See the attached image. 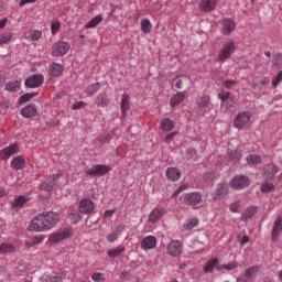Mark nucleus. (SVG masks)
<instances>
[{"mask_svg":"<svg viewBox=\"0 0 282 282\" xmlns=\"http://www.w3.org/2000/svg\"><path fill=\"white\" fill-rule=\"evenodd\" d=\"M61 221L58 213L45 212L35 216L29 224L28 230L31 232H45L52 230Z\"/></svg>","mask_w":282,"mask_h":282,"instance_id":"1","label":"nucleus"},{"mask_svg":"<svg viewBox=\"0 0 282 282\" xmlns=\"http://www.w3.org/2000/svg\"><path fill=\"white\" fill-rule=\"evenodd\" d=\"M235 52H237V44H235V41L230 40L226 42L225 44H223L218 53V56H217L218 63H226L227 59L230 58L232 54H235Z\"/></svg>","mask_w":282,"mask_h":282,"instance_id":"2","label":"nucleus"},{"mask_svg":"<svg viewBox=\"0 0 282 282\" xmlns=\"http://www.w3.org/2000/svg\"><path fill=\"white\" fill-rule=\"evenodd\" d=\"M72 235H74V230H72V228L58 229L50 235L48 243L51 246H56L57 243H61V241H65V239H69Z\"/></svg>","mask_w":282,"mask_h":282,"instance_id":"3","label":"nucleus"},{"mask_svg":"<svg viewBox=\"0 0 282 282\" xmlns=\"http://www.w3.org/2000/svg\"><path fill=\"white\" fill-rule=\"evenodd\" d=\"M111 166L109 165H102V164H96L93 165L91 169L85 170L86 175H90L93 177H102L110 173Z\"/></svg>","mask_w":282,"mask_h":282,"instance_id":"4","label":"nucleus"},{"mask_svg":"<svg viewBox=\"0 0 282 282\" xmlns=\"http://www.w3.org/2000/svg\"><path fill=\"white\" fill-rule=\"evenodd\" d=\"M229 186L235 191H242V188H248V186H250V178L246 175H236L229 182Z\"/></svg>","mask_w":282,"mask_h":282,"instance_id":"5","label":"nucleus"},{"mask_svg":"<svg viewBox=\"0 0 282 282\" xmlns=\"http://www.w3.org/2000/svg\"><path fill=\"white\" fill-rule=\"evenodd\" d=\"M250 111H241L234 119L235 129H243L251 120Z\"/></svg>","mask_w":282,"mask_h":282,"instance_id":"6","label":"nucleus"},{"mask_svg":"<svg viewBox=\"0 0 282 282\" xmlns=\"http://www.w3.org/2000/svg\"><path fill=\"white\" fill-rule=\"evenodd\" d=\"M72 45L69 43L59 41L52 46L51 54L52 56H65L69 52Z\"/></svg>","mask_w":282,"mask_h":282,"instance_id":"7","label":"nucleus"},{"mask_svg":"<svg viewBox=\"0 0 282 282\" xmlns=\"http://www.w3.org/2000/svg\"><path fill=\"white\" fill-rule=\"evenodd\" d=\"M43 83H45V77L41 74H35L26 78L24 85L29 89H36L37 87H41Z\"/></svg>","mask_w":282,"mask_h":282,"instance_id":"8","label":"nucleus"},{"mask_svg":"<svg viewBox=\"0 0 282 282\" xmlns=\"http://www.w3.org/2000/svg\"><path fill=\"white\" fill-rule=\"evenodd\" d=\"M236 29H237V23L235 22V20H232V19H224L221 21V30H220V32L225 36H230V34L234 33Z\"/></svg>","mask_w":282,"mask_h":282,"instance_id":"9","label":"nucleus"},{"mask_svg":"<svg viewBox=\"0 0 282 282\" xmlns=\"http://www.w3.org/2000/svg\"><path fill=\"white\" fill-rule=\"evenodd\" d=\"M17 153H19V144L12 143L0 151V158L1 160H10V158L17 155Z\"/></svg>","mask_w":282,"mask_h":282,"instance_id":"10","label":"nucleus"},{"mask_svg":"<svg viewBox=\"0 0 282 282\" xmlns=\"http://www.w3.org/2000/svg\"><path fill=\"white\" fill-rule=\"evenodd\" d=\"M182 249L183 245L178 240H172L166 247L167 254L171 257H180V254H182Z\"/></svg>","mask_w":282,"mask_h":282,"instance_id":"11","label":"nucleus"},{"mask_svg":"<svg viewBox=\"0 0 282 282\" xmlns=\"http://www.w3.org/2000/svg\"><path fill=\"white\" fill-rule=\"evenodd\" d=\"M184 203L186 206H197L202 204V194L198 192H192L185 195Z\"/></svg>","mask_w":282,"mask_h":282,"instance_id":"12","label":"nucleus"},{"mask_svg":"<svg viewBox=\"0 0 282 282\" xmlns=\"http://www.w3.org/2000/svg\"><path fill=\"white\" fill-rule=\"evenodd\" d=\"M141 250H144L145 252L148 250H153L155 246H158V238L155 236H147L141 240Z\"/></svg>","mask_w":282,"mask_h":282,"instance_id":"13","label":"nucleus"},{"mask_svg":"<svg viewBox=\"0 0 282 282\" xmlns=\"http://www.w3.org/2000/svg\"><path fill=\"white\" fill-rule=\"evenodd\" d=\"M78 210L83 215H89V213H94V202L85 198L79 202Z\"/></svg>","mask_w":282,"mask_h":282,"instance_id":"14","label":"nucleus"},{"mask_svg":"<svg viewBox=\"0 0 282 282\" xmlns=\"http://www.w3.org/2000/svg\"><path fill=\"white\" fill-rule=\"evenodd\" d=\"M215 8H217V0H202L198 6L200 12H214Z\"/></svg>","mask_w":282,"mask_h":282,"instance_id":"15","label":"nucleus"},{"mask_svg":"<svg viewBox=\"0 0 282 282\" xmlns=\"http://www.w3.org/2000/svg\"><path fill=\"white\" fill-rule=\"evenodd\" d=\"M186 99V91H178L172 98L170 99V107L172 109H175V107H178V105H182L184 100Z\"/></svg>","mask_w":282,"mask_h":282,"instance_id":"16","label":"nucleus"},{"mask_svg":"<svg viewBox=\"0 0 282 282\" xmlns=\"http://www.w3.org/2000/svg\"><path fill=\"white\" fill-rule=\"evenodd\" d=\"M122 232H124V225H119L112 232L106 236V239L109 241V243H115V241H118V238L120 235H122Z\"/></svg>","mask_w":282,"mask_h":282,"instance_id":"17","label":"nucleus"},{"mask_svg":"<svg viewBox=\"0 0 282 282\" xmlns=\"http://www.w3.org/2000/svg\"><path fill=\"white\" fill-rule=\"evenodd\" d=\"M10 166L13 169V171H23V169H25V158L22 155L13 158Z\"/></svg>","mask_w":282,"mask_h":282,"instance_id":"18","label":"nucleus"},{"mask_svg":"<svg viewBox=\"0 0 282 282\" xmlns=\"http://www.w3.org/2000/svg\"><path fill=\"white\" fill-rule=\"evenodd\" d=\"M39 109L36 108V105H28L26 107L22 108L20 113L23 116V118H34L36 116Z\"/></svg>","mask_w":282,"mask_h":282,"instance_id":"19","label":"nucleus"},{"mask_svg":"<svg viewBox=\"0 0 282 282\" xmlns=\"http://www.w3.org/2000/svg\"><path fill=\"white\" fill-rule=\"evenodd\" d=\"M282 232V218L278 217L274 221L273 229H272V241H279V236Z\"/></svg>","mask_w":282,"mask_h":282,"instance_id":"20","label":"nucleus"},{"mask_svg":"<svg viewBox=\"0 0 282 282\" xmlns=\"http://www.w3.org/2000/svg\"><path fill=\"white\" fill-rule=\"evenodd\" d=\"M61 177V174H54L53 176H50L46 181L42 183V189L43 191H52L54 186H56V181Z\"/></svg>","mask_w":282,"mask_h":282,"instance_id":"21","label":"nucleus"},{"mask_svg":"<svg viewBox=\"0 0 282 282\" xmlns=\"http://www.w3.org/2000/svg\"><path fill=\"white\" fill-rule=\"evenodd\" d=\"M164 209L162 208H154L149 215V221L151 224H158L162 217H164Z\"/></svg>","mask_w":282,"mask_h":282,"instance_id":"22","label":"nucleus"},{"mask_svg":"<svg viewBox=\"0 0 282 282\" xmlns=\"http://www.w3.org/2000/svg\"><path fill=\"white\" fill-rule=\"evenodd\" d=\"M165 175L170 182H177L182 177V173L176 167H169L165 172Z\"/></svg>","mask_w":282,"mask_h":282,"instance_id":"23","label":"nucleus"},{"mask_svg":"<svg viewBox=\"0 0 282 282\" xmlns=\"http://www.w3.org/2000/svg\"><path fill=\"white\" fill-rule=\"evenodd\" d=\"M228 195V185L220 183L214 193V199H221Z\"/></svg>","mask_w":282,"mask_h":282,"instance_id":"24","label":"nucleus"},{"mask_svg":"<svg viewBox=\"0 0 282 282\" xmlns=\"http://www.w3.org/2000/svg\"><path fill=\"white\" fill-rule=\"evenodd\" d=\"M17 247L10 242H3L0 245V254H14Z\"/></svg>","mask_w":282,"mask_h":282,"instance_id":"25","label":"nucleus"},{"mask_svg":"<svg viewBox=\"0 0 282 282\" xmlns=\"http://www.w3.org/2000/svg\"><path fill=\"white\" fill-rule=\"evenodd\" d=\"M63 65L58 63H53L48 68L50 76L58 77L63 74Z\"/></svg>","mask_w":282,"mask_h":282,"instance_id":"26","label":"nucleus"},{"mask_svg":"<svg viewBox=\"0 0 282 282\" xmlns=\"http://www.w3.org/2000/svg\"><path fill=\"white\" fill-rule=\"evenodd\" d=\"M276 173H279V167H276V165L272 163L264 165V175L268 177V180L274 177Z\"/></svg>","mask_w":282,"mask_h":282,"instance_id":"27","label":"nucleus"},{"mask_svg":"<svg viewBox=\"0 0 282 282\" xmlns=\"http://www.w3.org/2000/svg\"><path fill=\"white\" fill-rule=\"evenodd\" d=\"M189 80L191 78H188L187 76L181 75V76H176L173 79L172 85H174L176 89H182V87H184V84L188 83Z\"/></svg>","mask_w":282,"mask_h":282,"instance_id":"28","label":"nucleus"},{"mask_svg":"<svg viewBox=\"0 0 282 282\" xmlns=\"http://www.w3.org/2000/svg\"><path fill=\"white\" fill-rule=\"evenodd\" d=\"M130 109V97L127 94L122 95L121 98V113L124 118V116H127V111H129Z\"/></svg>","mask_w":282,"mask_h":282,"instance_id":"29","label":"nucleus"},{"mask_svg":"<svg viewBox=\"0 0 282 282\" xmlns=\"http://www.w3.org/2000/svg\"><path fill=\"white\" fill-rule=\"evenodd\" d=\"M124 250H127V248L124 246L120 245L117 248L108 250L107 254H108V257H110V259H116V258L120 257V254H122V252H124Z\"/></svg>","mask_w":282,"mask_h":282,"instance_id":"30","label":"nucleus"},{"mask_svg":"<svg viewBox=\"0 0 282 282\" xmlns=\"http://www.w3.org/2000/svg\"><path fill=\"white\" fill-rule=\"evenodd\" d=\"M43 243V236H35L25 241L26 248H36V246H41Z\"/></svg>","mask_w":282,"mask_h":282,"instance_id":"31","label":"nucleus"},{"mask_svg":"<svg viewBox=\"0 0 282 282\" xmlns=\"http://www.w3.org/2000/svg\"><path fill=\"white\" fill-rule=\"evenodd\" d=\"M175 128V122L169 118H164L161 120V129L162 131H173Z\"/></svg>","mask_w":282,"mask_h":282,"instance_id":"32","label":"nucleus"},{"mask_svg":"<svg viewBox=\"0 0 282 282\" xmlns=\"http://www.w3.org/2000/svg\"><path fill=\"white\" fill-rule=\"evenodd\" d=\"M254 215H257V207L251 206L243 212L241 219L242 221H248V219H252Z\"/></svg>","mask_w":282,"mask_h":282,"instance_id":"33","label":"nucleus"},{"mask_svg":"<svg viewBox=\"0 0 282 282\" xmlns=\"http://www.w3.org/2000/svg\"><path fill=\"white\" fill-rule=\"evenodd\" d=\"M151 30H153V24L151 23V20L142 19L141 20V32H143V34H151Z\"/></svg>","mask_w":282,"mask_h":282,"instance_id":"34","label":"nucleus"},{"mask_svg":"<svg viewBox=\"0 0 282 282\" xmlns=\"http://www.w3.org/2000/svg\"><path fill=\"white\" fill-rule=\"evenodd\" d=\"M218 263H219V259H217V258H213V259L208 260L204 267V272H206V273L213 272V270H215V268H217Z\"/></svg>","mask_w":282,"mask_h":282,"instance_id":"35","label":"nucleus"},{"mask_svg":"<svg viewBox=\"0 0 282 282\" xmlns=\"http://www.w3.org/2000/svg\"><path fill=\"white\" fill-rule=\"evenodd\" d=\"M112 138H113V135H111V133L101 134L96 138V142H97V144H99V147H102V145L111 142Z\"/></svg>","mask_w":282,"mask_h":282,"instance_id":"36","label":"nucleus"},{"mask_svg":"<svg viewBox=\"0 0 282 282\" xmlns=\"http://www.w3.org/2000/svg\"><path fill=\"white\" fill-rule=\"evenodd\" d=\"M100 23H102V15H97L95 18H93L86 25V30H91L94 28H96L97 25H100Z\"/></svg>","mask_w":282,"mask_h":282,"instance_id":"37","label":"nucleus"},{"mask_svg":"<svg viewBox=\"0 0 282 282\" xmlns=\"http://www.w3.org/2000/svg\"><path fill=\"white\" fill-rule=\"evenodd\" d=\"M235 98L230 97L229 99H226V101L221 102V109L224 111H230L231 109H235Z\"/></svg>","mask_w":282,"mask_h":282,"instance_id":"38","label":"nucleus"},{"mask_svg":"<svg viewBox=\"0 0 282 282\" xmlns=\"http://www.w3.org/2000/svg\"><path fill=\"white\" fill-rule=\"evenodd\" d=\"M210 105V97L208 95H203L198 100H197V107L199 109H206Z\"/></svg>","mask_w":282,"mask_h":282,"instance_id":"39","label":"nucleus"},{"mask_svg":"<svg viewBox=\"0 0 282 282\" xmlns=\"http://www.w3.org/2000/svg\"><path fill=\"white\" fill-rule=\"evenodd\" d=\"M228 158L230 162H239L241 160V151L231 150L228 152Z\"/></svg>","mask_w":282,"mask_h":282,"instance_id":"40","label":"nucleus"},{"mask_svg":"<svg viewBox=\"0 0 282 282\" xmlns=\"http://www.w3.org/2000/svg\"><path fill=\"white\" fill-rule=\"evenodd\" d=\"M7 91H19L21 89V82L15 80V82H9L6 85Z\"/></svg>","mask_w":282,"mask_h":282,"instance_id":"41","label":"nucleus"},{"mask_svg":"<svg viewBox=\"0 0 282 282\" xmlns=\"http://www.w3.org/2000/svg\"><path fill=\"white\" fill-rule=\"evenodd\" d=\"M39 94L36 93H26L24 95H22L19 98V105H23L25 102H30V100H32V98H35V96H37Z\"/></svg>","mask_w":282,"mask_h":282,"instance_id":"42","label":"nucleus"},{"mask_svg":"<svg viewBox=\"0 0 282 282\" xmlns=\"http://www.w3.org/2000/svg\"><path fill=\"white\" fill-rule=\"evenodd\" d=\"M198 224H199V219H197V218H189L184 224V228L186 230H193V228L197 227Z\"/></svg>","mask_w":282,"mask_h":282,"instance_id":"43","label":"nucleus"},{"mask_svg":"<svg viewBox=\"0 0 282 282\" xmlns=\"http://www.w3.org/2000/svg\"><path fill=\"white\" fill-rule=\"evenodd\" d=\"M30 202V196H19L15 198L14 206L18 208H22V206H25Z\"/></svg>","mask_w":282,"mask_h":282,"instance_id":"44","label":"nucleus"},{"mask_svg":"<svg viewBox=\"0 0 282 282\" xmlns=\"http://www.w3.org/2000/svg\"><path fill=\"white\" fill-rule=\"evenodd\" d=\"M108 102L109 101L107 100V97H105V95L102 94H99L95 99V104L97 105V107H107Z\"/></svg>","mask_w":282,"mask_h":282,"instance_id":"45","label":"nucleus"},{"mask_svg":"<svg viewBox=\"0 0 282 282\" xmlns=\"http://www.w3.org/2000/svg\"><path fill=\"white\" fill-rule=\"evenodd\" d=\"M247 162H248V164H251V166H254L257 164H261V156L250 154V155L247 156Z\"/></svg>","mask_w":282,"mask_h":282,"instance_id":"46","label":"nucleus"},{"mask_svg":"<svg viewBox=\"0 0 282 282\" xmlns=\"http://www.w3.org/2000/svg\"><path fill=\"white\" fill-rule=\"evenodd\" d=\"M259 272V267H251L245 272L246 279H254Z\"/></svg>","mask_w":282,"mask_h":282,"instance_id":"47","label":"nucleus"},{"mask_svg":"<svg viewBox=\"0 0 282 282\" xmlns=\"http://www.w3.org/2000/svg\"><path fill=\"white\" fill-rule=\"evenodd\" d=\"M261 193H271V191H274V184L272 183H263L260 187Z\"/></svg>","mask_w":282,"mask_h":282,"instance_id":"48","label":"nucleus"},{"mask_svg":"<svg viewBox=\"0 0 282 282\" xmlns=\"http://www.w3.org/2000/svg\"><path fill=\"white\" fill-rule=\"evenodd\" d=\"M9 41H12V33L0 34V45H7Z\"/></svg>","mask_w":282,"mask_h":282,"instance_id":"49","label":"nucleus"},{"mask_svg":"<svg viewBox=\"0 0 282 282\" xmlns=\"http://www.w3.org/2000/svg\"><path fill=\"white\" fill-rule=\"evenodd\" d=\"M98 89H100V84L99 83L91 84L87 88L88 96H94L96 94V91H98Z\"/></svg>","mask_w":282,"mask_h":282,"instance_id":"50","label":"nucleus"},{"mask_svg":"<svg viewBox=\"0 0 282 282\" xmlns=\"http://www.w3.org/2000/svg\"><path fill=\"white\" fill-rule=\"evenodd\" d=\"M58 30H61V21L52 22L51 32L53 36H56V34H58Z\"/></svg>","mask_w":282,"mask_h":282,"instance_id":"51","label":"nucleus"},{"mask_svg":"<svg viewBox=\"0 0 282 282\" xmlns=\"http://www.w3.org/2000/svg\"><path fill=\"white\" fill-rule=\"evenodd\" d=\"M29 36L31 39V41H39V39H41V36H43V32L35 30V31H31L29 33Z\"/></svg>","mask_w":282,"mask_h":282,"instance_id":"52","label":"nucleus"},{"mask_svg":"<svg viewBox=\"0 0 282 282\" xmlns=\"http://www.w3.org/2000/svg\"><path fill=\"white\" fill-rule=\"evenodd\" d=\"M237 262H232V263H228V264H221L219 267H217V270H235V268H237Z\"/></svg>","mask_w":282,"mask_h":282,"instance_id":"53","label":"nucleus"},{"mask_svg":"<svg viewBox=\"0 0 282 282\" xmlns=\"http://www.w3.org/2000/svg\"><path fill=\"white\" fill-rule=\"evenodd\" d=\"M239 208H241V202L240 200L234 202L229 206V210L231 213H239Z\"/></svg>","mask_w":282,"mask_h":282,"instance_id":"54","label":"nucleus"},{"mask_svg":"<svg viewBox=\"0 0 282 282\" xmlns=\"http://www.w3.org/2000/svg\"><path fill=\"white\" fill-rule=\"evenodd\" d=\"M218 98L221 100V102H226V100H229L232 97L230 96V91H223L218 94Z\"/></svg>","mask_w":282,"mask_h":282,"instance_id":"55","label":"nucleus"},{"mask_svg":"<svg viewBox=\"0 0 282 282\" xmlns=\"http://www.w3.org/2000/svg\"><path fill=\"white\" fill-rule=\"evenodd\" d=\"M282 83V70L276 75V77L272 80V87H279V84Z\"/></svg>","mask_w":282,"mask_h":282,"instance_id":"56","label":"nucleus"},{"mask_svg":"<svg viewBox=\"0 0 282 282\" xmlns=\"http://www.w3.org/2000/svg\"><path fill=\"white\" fill-rule=\"evenodd\" d=\"M91 279L93 281H96V282H102L105 281V275L102 273L97 272L91 275Z\"/></svg>","mask_w":282,"mask_h":282,"instance_id":"57","label":"nucleus"},{"mask_svg":"<svg viewBox=\"0 0 282 282\" xmlns=\"http://www.w3.org/2000/svg\"><path fill=\"white\" fill-rule=\"evenodd\" d=\"M80 219H83L80 214H78V213L70 214V221H73V224H78V221H80Z\"/></svg>","mask_w":282,"mask_h":282,"instance_id":"58","label":"nucleus"},{"mask_svg":"<svg viewBox=\"0 0 282 282\" xmlns=\"http://www.w3.org/2000/svg\"><path fill=\"white\" fill-rule=\"evenodd\" d=\"M46 282H63V278L61 275H51L46 279Z\"/></svg>","mask_w":282,"mask_h":282,"instance_id":"59","label":"nucleus"},{"mask_svg":"<svg viewBox=\"0 0 282 282\" xmlns=\"http://www.w3.org/2000/svg\"><path fill=\"white\" fill-rule=\"evenodd\" d=\"M87 107V102L85 101H77L73 105V109H83Z\"/></svg>","mask_w":282,"mask_h":282,"instance_id":"60","label":"nucleus"},{"mask_svg":"<svg viewBox=\"0 0 282 282\" xmlns=\"http://www.w3.org/2000/svg\"><path fill=\"white\" fill-rule=\"evenodd\" d=\"M188 188V186L186 185H181L174 193H173V197H177L180 195V193H182L183 191H186Z\"/></svg>","mask_w":282,"mask_h":282,"instance_id":"61","label":"nucleus"},{"mask_svg":"<svg viewBox=\"0 0 282 282\" xmlns=\"http://www.w3.org/2000/svg\"><path fill=\"white\" fill-rule=\"evenodd\" d=\"M235 85H237V82L232 80V79H229V80H226L225 82V87L227 89H232V87H235Z\"/></svg>","mask_w":282,"mask_h":282,"instance_id":"62","label":"nucleus"},{"mask_svg":"<svg viewBox=\"0 0 282 282\" xmlns=\"http://www.w3.org/2000/svg\"><path fill=\"white\" fill-rule=\"evenodd\" d=\"M175 135H177V132H172V133L167 134V135L165 137V142H166L167 144H171V141L173 140V138H175Z\"/></svg>","mask_w":282,"mask_h":282,"instance_id":"63","label":"nucleus"},{"mask_svg":"<svg viewBox=\"0 0 282 282\" xmlns=\"http://www.w3.org/2000/svg\"><path fill=\"white\" fill-rule=\"evenodd\" d=\"M113 213H116V209H108L105 212L104 217H112Z\"/></svg>","mask_w":282,"mask_h":282,"instance_id":"64","label":"nucleus"}]
</instances>
